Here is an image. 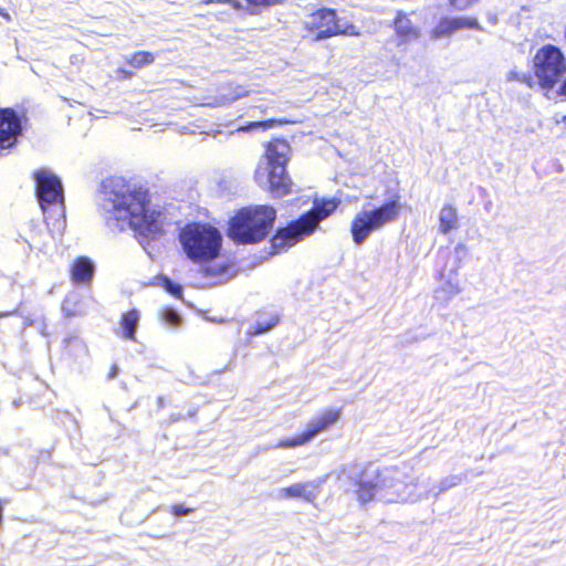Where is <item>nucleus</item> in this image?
Listing matches in <instances>:
<instances>
[{
    "label": "nucleus",
    "mask_w": 566,
    "mask_h": 566,
    "mask_svg": "<svg viewBox=\"0 0 566 566\" xmlns=\"http://www.w3.org/2000/svg\"><path fill=\"white\" fill-rule=\"evenodd\" d=\"M101 213L113 232L134 230L145 250L144 239H155L163 232L161 210L150 207L147 192L122 177L103 182Z\"/></svg>",
    "instance_id": "1"
},
{
    "label": "nucleus",
    "mask_w": 566,
    "mask_h": 566,
    "mask_svg": "<svg viewBox=\"0 0 566 566\" xmlns=\"http://www.w3.org/2000/svg\"><path fill=\"white\" fill-rule=\"evenodd\" d=\"M419 480L397 468H384L375 476L358 482V499L366 503L377 496L387 503L418 502L422 500L417 492Z\"/></svg>",
    "instance_id": "2"
},
{
    "label": "nucleus",
    "mask_w": 566,
    "mask_h": 566,
    "mask_svg": "<svg viewBox=\"0 0 566 566\" xmlns=\"http://www.w3.org/2000/svg\"><path fill=\"white\" fill-rule=\"evenodd\" d=\"M291 147L283 139H275L266 146L263 158L255 169V180L262 188L269 189L274 197L290 192L291 179L286 174Z\"/></svg>",
    "instance_id": "3"
},
{
    "label": "nucleus",
    "mask_w": 566,
    "mask_h": 566,
    "mask_svg": "<svg viewBox=\"0 0 566 566\" xmlns=\"http://www.w3.org/2000/svg\"><path fill=\"white\" fill-rule=\"evenodd\" d=\"M179 242L186 256L196 264L216 260L221 251L222 234L208 223L186 224L179 233Z\"/></svg>",
    "instance_id": "4"
},
{
    "label": "nucleus",
    "mask_w": 566,
    "mask_h": 566,
    "mask_svg": "<svg viewBox=\"0 0 566 566\" xmlns=\"http://www.w3.org/2000/svg\"><path fill=\"white\" fill-rule=\"evenodd\" d=\"M276 211L270 206L248 207L240 210L229 224V237L238 243L263 240L273 226Z\"/></svg>",
    "instance_id": "5"
},
{
    "label": "nucleus",
    "mask_w": 566,
    "mask_h": 566,
    "mask_svg": "<svg viewBox=\"0 0 566 566\" xmlns=\"http://www.w3.org/2000/svg\"><path fill=\"white\" fill-rule=\"evenodd\" d=\"M339 201L336 199L315 200L311 211L303 214L287 227L279 229L272 239V247L280 251L302 241L313 233L318 223L334 212Z\"/></svg>",
    "instance_id": "6"
},
{
    "label": "nucleus",
    "mask_w": 566,
    "mask_h": 566,
    "mask_svg": "<svg viewBox=\"0 0 566 566\" xmlns=\"http://www.w3.org/2000/svg\"><path fill=\"white\" fill-rule=\"evenodd\" d=\"M401 203L391 200L376 208H364L355 214L350 224L353 241L360 245L374 231H378L387 224L398 220L401 212Z\"/></svg>",
    "instance_id": "7"
},
{
    "label": "nucleus",
    "mask_w": 566,
    "mask_h": 566,
    "mask_svg": "<svg viewBox=\"0 0 566 566\" xmlns=\"http://www.w3.org/2000/svg\"><path fill=\"white\" fill-rule=\"evenodd\" d=\"M303 27L307 32L304 38H311L313 41L335 35L358 36L360 34L354 24L338 21L335 11L331 9H318L305 15Z\"/></svg>",
    "instance_id": "8"
},
{
    "label": "nucleus",
    "mask_w": 566,
    "mask_h": 566,
    "mask_svg": "<svg viewBox=\"0 0 566 566\" xmlns=\"http://www.w3.org/2000/svg\"><path fill=\"white\" fill-rule=\"evenodd\" d=\"M39 205L46 219L64 217V196L61 179L50 169L41 168L34 172Z\"/></svg>",
    "instance_id": "9"
},
{
    "label": "nucleus",
    "mask_w": 566,
    "mask_h": 566,
    "mask_svg": "<svg viewBox=\"0 0 566 566\" xmlns=\"http://www.w3.org/2000/svg\"><path fill=\"white\" fill-rule=\"evenodd\" d=\"M533 62L534 73L542 88L552 90L566 73V56L553 44L538 49Z\"/></svg>",
    "instance_id": "10"
},
{
    "label": "nucleus",
    "mask_w": 566,
    "mask_h": 566,
    "mask_svg": "<svg viewBox=\"0 0 566 566\" xmlns=\"http://www.w3.org/2000/svg\"><path fill=\"white\" fill-rule=\"evenodd\" d=\"M340 418V411L337 409H327L315 416L306 427V430L295 437L284 438L277 441L274 448H296L312 441L316 436L327 431Z\"/></svg>",
    "instance_id": "11"
},
{
    "label": "nucleus",
    "mask_w": 566,
    "mask_h": 566,
    "mask_svg": "<svg viewBox=\"0 0 566 566\" xmlns=\"http://www.w3.org/2000/svg\"><path fill=\"white\" fill-rule=\"evenodd\" d=\"M324 479H316L306 482L294 483L277 491V497L281 500L301 499L308 503H314L321 494V486Z\"/></svg>",
    "instance_id": "12"
},
{
    "label": "nucleus",
    "mask_w": 566,
    "mask_h": 566,
    "mask_svg": "<svg viewBox=\"0 0 566 566\" xmlns=\"http://www.w3.org/2000/svg\"><path fill=\"white\" fill-rule=\"evenodd\" d=\"M21 129L20 118L12 109H0V150L12 147Z\"/></svg>",
    "instance_id": "13"
},
{
    "label": "nucleus",
    "mask_w": 566,
    "mask_h": 566,
    "mask_svg": "<svg viewBox=\"0 0 566 566\" xmlns=\"http://www.w3.org/2000/svg\"><path fill=\"white\" fill-rule=\"evenodd\" d=\"M463 29L480 30L481 27L478 19L473 17L443 18L432 30L431 36L439 39Z\"/></svg>",
    "instance_id": "14"
},
{
    "label": "nucleus",
    "mask_w": 566,
    "mask_h": 566,
    "mask_svg": "<svg viewBox=\"0 0 566 566\" xmlns=\"http://www.w3.org/2000/svg\"><path fill=\"white\" fill-rule=\"evenodd\" d=\"M394 29L397 35V46L403 48L420 36V29L413 24L406 12L399 11L394 20Z\"/></svg>",
    "instance_id": "15"
},
{
    "label": "nucleus",
    "mask_w": 566,
    "mask_h": 566,
    "mask_svg": "<svg viewBox=\"0 0 566 566\" xmlns=\"http://www.w3.org/2000/svg\"><path fill=\"white\" fill-rule=\"evenodd\" d=\"M461 292L460 283L455 273L448 276L441 273L439 285L434 291V298L440 303H447Z\"/></svg>",
    "instance_id": "16"
},
{
    "label": "nucleus",
    "mask_w": 566,
    "mask_h": 566,
    "mask_svg": "<svg viewBox=\"0 0 566 566\" xmlns=\"http://www.w3.org/2000/svg\"><path fill=\"white\" fill-rule=\"evenodd\" d=\"M95 266L87 258H77L71 269V277L74 284H90Z\"/></svg>",
    "instance_id": "17"
},
{
    "label": "nucleus",
    "mask_w": 566,
    "mask_h": 566,
    "mask_svg": "<svg viewBox=\"0 0 566 566\" xmlns=\"http://www.w3.org/2000/svg\"><path fill=\"white\" fill-rule=\"evenodd\" d=\"M140 313L137 310H130L128 312L123 313L119 322V331L117 335L135 342L136 340V331L139 325Z\"/></svg>",
    "instance_id": "18"
},
{
    "label": "nucleus",
    "mask_w": 566,
    "mask_h": 566,
    "mask_svg": "<svg viewBox=\"0 0 566 566\" xmlns=\"http://www.w3.org/2000/svg\"><path fill=\"white\" fill-rule=\"evenodd\" d=\"M62 311L67 317L84 315L87 313V302L80 293L71 292L62 303Z\"/></svg>",
    "instance_id": "19"
},
{
    "label": "nucleus",
    "mask_w": 566,
    "mask_h": 566,
    "mask_svg": "<svg viewBox=\"0 0 566 566\" xmlns=\"http://www.w3.org/2000/svg\"><path fill=\"white\" fill-rule=\"evenodd\" d=\"M459 226L458 210L452 205H444L439 211V231L443 234L457 229Z\"/></svg>",
    "instance_id": "20"
},
{
    "label": "nucleus",
    "mask_w": 566,
    "mask_h": 566,
    "mask_svg": "<svg viewBox=\"0 0 566 566\" xmlns=\"http://www.w3.org/2000/svg\"><path fill=\"white\" fill-rule=\"evenodd\" d=\"M279 323V316L270 314L265 318H260L253 326V334H262L272 329Z\"/></svg>",
    "instance_id": "21"
},
{
    "label": "nucleus",
    "mask_w": 566,
    "mask_h": 566,
    "mask_svg": "<svg viewBox=\"0 0 566 566\" xmlns=\"http://www.w3.org/2000/svg\"><path fill=\"white\" fill-rule=\"evenodd\" d=\"M155 60L150 52H137L132 56L127 57L126 61L134 67H142L146 64L151 63Z\"/></svg>",
    "instance_id": "22"
},
{
    "label": "nucleus",
    "mask_w": 566,
    "mask_h": 566,
    "mask_svg": "<svg viewBox=\"0 0 566 566\" xmlns=\"http://www.w3.org/2000/svg\"><path fill=\"white\" fill-rule=\"evenodd\" d=\"M286 123H289V122L287 120H276V119L250 122L247 125L238 127L237 132H250L256 127L271 128L275 124H286Z\"/></svg>",
    "instance_id": "23"
},
{
    "label": "nucleus",
    "mask_w": 566,
    "mask_h": 566,
    "mask_svg": "<svg viewBox=\"0 0 566 566\" xmlns=\"http://www.w3.org/2000/svg\"><path fill=\"white\" fill-rule=\"evenodd\" d=\"M161 281V286L168 292L170 293L171 295L176 296V297H180L181 296V293H182V287L181 285L179 284H176L174 283L171 280H169L168 277H161L160 279Z\"/></svg>",
    "instance_id": "24"
},
{
    "label": "nucleus",
    "mask_w": 566,
    "mask_h": 566,
    "mask_svg": "<svg viewBox=\"0 0 566 566\" xmlns=\"http://www.w3.org/2000/svg\"><path fill=\"white\" fill-rule=\"evenodd\" d=\"M163 319L168 326H171V327H176L180 323L179 314L171 308H167L164 311Z\"/></svg>",
    "instance_id": "25"
},
{
    "label": "nucleus",
    "mask_w": 566,
    "mask_h": 566,
    "mask_svg": "<svg viewBox=\"0 0 566 566\" xmlns=\"http://www.w3.org/2000/svg\"><path fill=\"white\" fill-rule=\"evenodd\" d=\"M421 489V492H419L422 496V500L423 499H428L430 496L433 497V491H438V483H433L432 485H430V483L428 482H420L419 481V485H418V489Z\"/></svg>",
    "instance_id": "26"
},
{
    "label": "nucleus",
    "mask_w": 566,
    "mask_h": 566,
    "mask_svg": "<svg viewBox=\"0 0 566 566\" xmlns=\"http://www.w3.org/2000/svg\"><path fill=\"white\" fill-rule=\"evenodd\" d=\"M201 3H203V4L228 3L235 10H240L242 8V4L238 0H202Z\"/></svg>",
    "instance_id": "27"
},
{
    "label": "nucleus",
    "mask_w": 566,
    "mask_h": 566,
    "mask_svg": "<svg viewBox=\"0 0 566 566\" xmlns=\"http://www.w3.org/2000/svg\"><path fill=\"white\" fill-rule=\"evenodd\" d=\"M192 512V509L185 507L182 504H175L171 506V513L176 516L188 515Z\"/></svg>",
    "instance_id": "28"
},
{
    "label": "nucleus",
    "mask_w": 566,
    "mask_h": 566,
    "mask_svg": "<svg viewBox=\"0 0 566 566\" xmlns=\"http://www.w3.org/2000/svg\"><path fill=\"white\" fill-rule=\"evenodd\" d=\"M253 7H269L282 2L283 0H247Z\"/></svg>",
    "instance_id": "29"
},
{
    "label": "nucleus",
    "mask_w": 566,
    "mask_h": 566,
    "mask_svg": "<svg viewBox=\"0 0 566 566\" xmlns=\"http://www.w3.org/2000/svg\"><path fill=\"white\" fill-rule=\"evenodd\" d=\"M475 1L476 0H449L451 6H453L455 9H459V10L469 8Z\"/></svg>",
    "instance_id": "30"
},
{
    "label": "nucleus",
    "mask_w": 566,
    "mask_h": 566,
    "mask_svg": "<svg viewBox=\"0 0 566 566\" xmlns=\"http://www.w3.org/2000/svg\"><path fill=\"white\" fill-rule=\"evenodd\" d=\"M451 489L446 479L438 482V491H433V497H438L442 492Z\"/></svg>",
    "instance_id": "31"
},
{
    "label": "nucleus",
    "mask_w": 566,
    "mask_h": 566,
    "mask_svg": "<svg viewBox=\"0 0 566 566\" xmlns=\"http://www.w3.org/2000/svg\"><path fill=\"white\" fill-rule=\"evenodd\" d=\"M450 488H453L462 482V478L460 475H450L444 478Z\"/></svg>",
    "instance_id": "32"
},
{
    "label": "nucleus",
    "mask_w": 566,
    "mask_h": 566,
    "mask_svg": "<svg viewBox=\"0 0 566 566\" xmlns=\"http://www.w3.org/2000/svg\"><path fill=\"white\" fill-rule=\"evenodd\" d=\"M247 95V91H244L243 88H240V92H238L235 94V96H233V99H237V98H240V97H243Z\"/></svg>",
    "instance_id": "33"
},
{
    "label": "nucleus",
    "mask_w": 566,
    "mask_h": 566,
    "mask_svg": "<svg viewBox=\"0 0 566 566\" xmlns=\"http://www.w3.org/2000/svg\"><path fill=\"white\" fill-rule=\"evenodd\" d=\"M460 251H463V252L465 251L464 244H461V243L457 244L455 252H460Z\"/></svg>",
    "instance_id": "34"
},
{
    "label": "nucleus",
    "mask_w": 566,
    "mask_h": 566,
    "mask_svg": "<svg viewBox=\"0 0 566 566\" xmlns=\"http://www.w3.org/2000/svg\"><path fill=\"white\" fill-rule=\"evenodd\" d=\"M0 15L3 17L6 20H10L9 13L4 12V10L0 9Z\"/></svg>",
    "instance_id": "35"
},
{
    "label": "nucleus",
    "mask_w": 566,
    "mask_h": 566,
    "mask_svg": "<svg viewBox=\"0 0 566 566\" xmlns=\"http://www.w3.org/2000/svg\"><path fill=\"white\" fill-rule=\"evenodd\" d=\"M117 72H118V73H120V74H123L125 77L130 76V73H129V72H126V71H125V70H123V69H118V71H117Z\"/></svg>",
    "instance_id": "36"
},
{
    "label": "nucleus",
    "mask_w": 566,
    "mask_h": 566,
    "mask_svg": "<svg viewBox=\"0 0 566 566\" xmlns=\"http://www.w3.org/2000/svg\"><path fill=\"white\" fill-rule=\"evenodd\" d=\"M117 374V367H113L111 371V377H114Z\"/></svg>",
    "instance_id": "37"
},
{
    "label": "nucleus",
    "mask_w": 566,
    "mask_h": 566,
    "mask_svg": "<svg viewBox=\"0 0 566 566\" xmlns=\"http://www.w3.org/2000/svg\"><path fill=\"white\" fill-rule=\"evenodd\" d=\"M12 314V312H0V317Z\"/></svg>",
    "instance_id": "38"
},
{
    "label": "nucleus",
    "mask_w": 566,
    "mask_h": 566,
    "mask_svg": "<svg viewBox=\"0 0 566 566\" xmlns=\"http://www.w3.org/2000/svg\"><path fill=\"white\" fill-rule=\"evenodd\" d=\"M562 122L566 123V116H563Z\"/></svg>",
    "instance_id": "39"
}]
</instances>
